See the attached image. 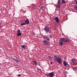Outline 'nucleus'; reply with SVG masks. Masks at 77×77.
Returning a JSON list of instances; mask_svg holds the SVG:
<instances>
[{
  "instance_id": "27",
  "label": "nucleus",
  "mask_w": 77,
  "mask_h": 77,
  "mask_svg": "<svg viewBox=\"0 0 77 77\" xmlns=\"http://www.w3.org/2000/svg\"><path fill=\"white\" fill-rule=\"evenodd\" d=\"M6 77H10L8 76H7Z\"/></svg>"
},
{
  "instance_id": "7",
  "label": "nucleus",
  "mask_w": 77,
  "mask_h": 77,
  "mask_svg": "<svg viewBox=\"0 0 77 77\" xmlns=\"http://www.w3.org/2000/svg\"><path fill=\"white\" fill-rule=\"evenodd\" d=\"M24 22L26 24H29L30 22H29V19H27L26 20H25Z\"/></svg>"
},
{
  "instance_id": "18",
  "label": "nucleus",
  "mask_w": 77,
  "mask_h": 77,
  "mask_svg": "<svg viewBox=\"0 0 77 77\" xmlns=\"http://www.w3.org/2000/svg\"><path fill=\"white\" fill-rule=\"evenodd\" d=\"M77 69V66L75 67L74 68H73V70H74L75 71L76 69Z\"/></svg>"
},
{
  "instance_id": "12",
  "label": "nucleus",
  "mask_w": 77,
  "mask_h": 77,
  "mask_svg": "<svg viewBox=\"0 0 77 77\" xmlns=\"http://www.w3.org/2000/svg\"><path fill=\"white\" fill-rule=\"evenodd\" d=\"M62 5V4H58V5H57L56 7L57 8H60V6Z\"/></svg>"
},
{
  "instance_id": "15",
  "label": "nucleus",
  "mask_w": 77,
  "mask_h": 77,
  "mask_svg": "<svg viewBox=\"0 0 77 77\" xmlns=\"http://www.w3.org/2000/svg\"><path fill=\"white\" fill-rule=\"evenodd\" d=\"M33 63H35V65H37V61H33Z\"/></svg>"
},
{
  "instance_id": "3",
  "label": "nucleus",
  "mask_w": 77,
  "mask_h": 77,
  "mask_svg": "<svg viewBox=\"0 0 77 77\" xmlns=\"http://www.w3.org/2000/svg\"><path fill=\"white\" fill-rule=\"evenodd\" d=\"M63 64L65 66H67L66 67L67 70H69V64H68L67 63H66V61H64L63 62Z\"/></svg>"
},
{
  "instance_id": "8",
  "label": "nucleus",
  "mask_w": 77,
  "mask_h": 77,
  "mask_svg": "<svg viewBox=\"0 0 77 77\" xmlns=\"http://www.w3.org/2000/svg\"><path fill=\"white\" fill-rule=\"evenodd\" d=\"M76 59L73 58L72 59L71 62L72 63H76Z\"/></svg>"
},
{
  "instance_id": "13",
  "label": "nucleus",
  "mask_w": 77,
  "mask_h": 77,
  "mask_svg": "<svg viewBox=\"0 0 77 77\" xmlns=\"http://www.w3.org/2000/svg\"><path fill=\"white\" fill-rule=\"evenodd\" d=\"M21 47L22 48H23V49H26V46L25 45H22Z\"/></svg>"
},
{
  "instance_id": "11",
  "label": "nucleus",
  "mask_w": 77,
  "mask_h": 77,
  "mask_svg": "<svg viewBox=\"0 0 77 77\" xmlns=\"http://www.w3.org/2000/svg\"><path fill=\"white\" fill-rule=\"evenodd\" d=\"M55 20L56 21L57 23H58L59 22V18H58V17H56L55 18Z\"/></svg>"
},
{
  "instance_id": "16",
  "label": "nucleus",
  "mask_w": 77,
  "mask_h": 77,
  "mask_svg": "<svg viewBox=\"0 0 77 77\" xmlns=\"http://www.w3.org/2000/svg\"><path fill=\"white\" fill-rule=\"evenodd\" d=\"M26 24L25 23H21L20 24V26H24V25H26Z\"/></svg>"
},
{
  "instance_id": "23",
  "label": "nucleus",
  "mask_w": 77,
  "mask_h": 77,
  "mask_svg": "<svg viewBox=\"0 0 77 77\" xmlns=\"http://www.w3.org/2000/svg\"><path fill=\"white\" fill-rule=\"evenodd\" d=\"M27 7L30 8V6H29L28 7Z\"/></svg>"
},
{
  "instance_id": "17",
  "label": "nucleus",
  "mask_w": 77,
  "mask_h": 77,
  "mask_svg": "<svg viewBox=\"0 0 77 77\" xmlns=\"http://www.w3.org/2000/svg\"><path fill=\"white\" fill-rule=\"evenodd\" d=\"M58 2L57 3V4H60L61 3H60V0H58Z\"/></svg>"
},
{
  "instance_id": "6",
  "label": "nucleus",
  "mask_w": 77,
  "mask_h": 77,
  "mask_svg": "<svg viewBox=\"0 0 77 77\" xmlns=\"http://www.w3.org/2000/svg\"><path fill=\"white\" fill-rule=\"evenodd\" d=\"M17 36H20L21 35V33L20 32V30L18 29L17 31Z\"/></svg>"
},
{
  "instance_id": "9",
  "label": "nucleus",
  "mask_w": 77,
  "mask_h": 77,
  "mask_svg": "<svg viewBox=\"0 0 77 77\" xmlns=\"http://www.w3.org/2000/svg\"><path fill=\"white\" fill-rule=\"evenodd\" d=\"M43 44L45 45H48V42L47 40H45L43 41Z\"/></svg>"
},
{
  "instance_id": "19",
  "label": "nucleus",
  "mask_w": 77,
  "mask_h": 77,
  "mask_svg": "<svg viewBox=\"0 0 77 77\" xmlns=\"http://www.w3.org/2000/svg\"><path fill=\"white\" fill-rule=\"evenodd\" d=\"M44 7L42 6L40 8V9H42H42H44Z\"/></svg>"
},
{
  "instance_id": "24",
  "label": "nucleus",
  "mask_w": 77,
  "mask_h": 77,
  "mask_svg": "<svg viewBox=\"0 0 77 77\" xmlns=\"http://www.w3.org/2000/svg\"><path fill=\"white\" fill-rule=\"evenodd\" d=\"M39 69V70H41V69Z\"/></svg>"
},
{
  "instance_id": "26",
  "label": "nucleus",
  "mask_w": 77,
  "mask_h": 77,
  "mask_svg": "<svg viewBox=\"0 0 77 77\" xmlns=\"http://www.w3.org/2000/svg\"><path fill=\"white\" fill-rule=\"evenodd\" d=\"M14 60H15H15H16V59H14Z\"/></svg>"
},
{
  "instance_id": "10",
  "label": "nucleus",
  "mask_w": 77,
  "mask_h": 77,
  "mask_svg": "<svg viewBox=\"0 0 77 77\" xmlns=\"http://www.w3.org/2000/svg\"><path fill=\"white\" fill-rule=\"evenodd\" d=\"M43 38L44 39H46V40H47L48 41H49V37H47L46 36H44Z\"/></svg>"
},
{
  "instance_id": "21",
  "label": "nucleus",
  "mask_w": 77,
  "mask_h": 77,
  "mask_svg": "<svg viewBox=\"0 0 77 77\" xmlns=\"http://www.w3.org/2000/svg\"><path fill=\"white\" fill-rule=\"evenodd\" d=\"M15 61H17V62H20V61L18 60H15Z\"/></svg>"
},
{
  "instance_id": "1",
  "label": "nucleus",
  "mask_w": 77,
  "mask_h": 77,
  "mask_svg": "<svg viewBox=\"0 0 77 77\" xmlns=\"http://www.w3.org/2000/svg\"><path fill=\"white\" fill-rule=\"evenodd\" d=\"M60 43H59V45H60V47H62L63 46V44L64 42H69V41L68 39H66V38H61L59 41Z\"/></svg>"
},
{
  "instance_id": "4",
  "label": "nucleus",
  "mask_w": 77,
  "mask_h": 77,
  "mask_svg": "<svg viewBox=\"0 0 77 77\" xmlns=\"http://www.w3.org/2000/svg\"><path fill=\"white\" fill-rule=\"evenodd\" d=\"M46 75L47 77H53L54 76V73H53V72H52L48 74H47Z\"/></svg>"
},
{
  "instance_id": "5",
  "label": "nucleus",
  "mask_w": 77,
  "mask_h": 77,
  "mask_svg": "<svg viewBox=\"0 0 77 77\" xmlns=\"http://www.w3.org/2000/svg\"><path fill=\"white\" fill-rule=\"evenodd\" d=\"M44 29L46 32H48L50 30V28L48 26H46L44 27Z\"/></svg>"
},
{
  "instance_id": "14",
  "label": "nucleus",
  "mask_w": 77,
  "mask_h": 77,
  "mask_svg": "<svg viewBox=\"0 0 77 77\" xmlns=\"http://www.w3.org/2000/svg\"><path fill=\"white\" fill-rule=\"evenodd\" d=\"M61 3H62V4H65V3H66V2L64 0H62Z\"/></svg>"
},
{
  "instance_id": "25",
  "label": "nucleus",
  "mask_w": 77,
  "mask_h": 77,
  "mask_svg": "<svg viewBox=\"0 0 77 77\" xmlns=\"http://www.w3.org/2000/svg\"><path fill=\"white\" fill-rule=\"evenodd\" d=\"M0 26H1V23H0Z\"/></svg>"
},
{
  "instance_id": "2",
  "label": "nucleus",
  "mask_w": 77,
  "mask_h": 77,
  "mask_svg": "<svg viewBox=\"0 0 77 77\" xmlns=\"http://www.w3.org/2000/svg\"><path fill=\"white\" fill-rule=\"evenodd\" d=\"M54 59L55 62H57L59 63L62 64V58H59V57L58 55H54ZM55 57V58H54Z\"/></svg>"
},
{
  "instance_id": "29",
  "label": "nucleus",
  "mask_w": 77,
  "mask_h": 77,
  "mask_svg": "<svg viewBox=\"0 0 77 77\" xmlns=\"http://www.w3.org/2000/svg\"><path fill=\"white\" fill-rule=\"evenodd\" d=\"M38 65H39V66H40V65L38 64Z\"/></svg>"
},
{
  "instance_id": "22",
  "label": "nucleus",
  "mask_w": 77,
  "mask_h": 77,
  "mask_svg": "<svg viewBox=\"0 0 77 77\" xmlns=\"http://www.w3.org/2000/svg\"><path fill=\"white\" fill-rule=\"evenodd\" d=\"M50 63H51V64H52V63H53V62H50Z\"/></svg>"
},
{
  "instance_id": "20",
  "label": "nucleus",
  "mask_w": 77,
  "mask_h": 77,
  "mask_svg": "<svg viewBox=\"0 0 77 77\" xmlns=\"http://www.w3.org/2000/svg\"><path fill=\"white\" fill-rule=\"evenodd\" d=\"M21 75L20 74H18L17 75L18 77H20L21 76Z\"/></svg>"
},
{
  "instance_id": "28",
  "label": "nucleus",
  "mask_w": 77,
  "mask_h": 77,
  "mask_svg": "<svg viewBox=\"0 0 77 77\" xmlns=\"http://www.w3.org/2000/svg\"><path fill=\"white\" fill-rule=\"evenodd\" d=\"M43 11H45V9H43Z\"/></svg>"
}]
</instances>
